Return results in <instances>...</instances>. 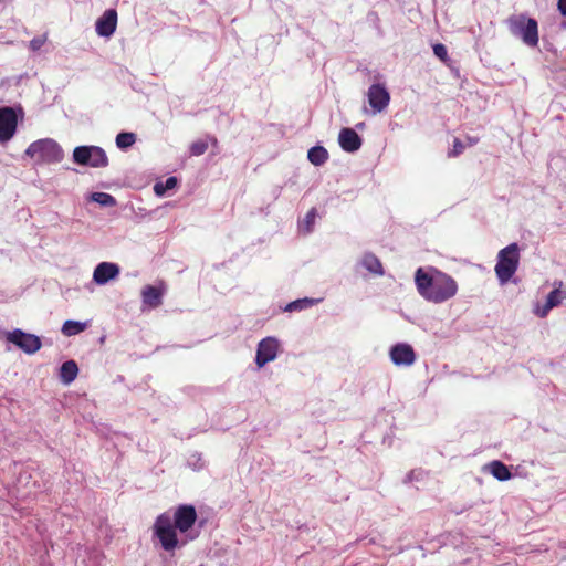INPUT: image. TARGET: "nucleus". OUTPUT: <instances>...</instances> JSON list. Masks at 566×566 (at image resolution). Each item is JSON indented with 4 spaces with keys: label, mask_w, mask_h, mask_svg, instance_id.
<instances>
[{
    "label": "nucleus",
    "mask_w": 566,
    "mask_h": 566,
    "mask_svg": "<svg viewBox=\"0 0 566 566\" xmlns=\"http://www.w3.org/2000/svg\"><path fill=\"white\" fill-rule=\"evenodd\" d=\"M197 512L193 505L181 504L177 506L174 514L164 512L159 514L151 527V539L155 545L169 554L181 548L188 541L197 538L198 533L191 528L197 521Z\"/></svg>",
    "instance_id": "nucleus-1"
},
{
    "label": "nucleus",
    "mask_w": 566,
    "mask_h": 566,
    "mask_svg": "<svg viewBox=\"0 0 566 566\" xmlns=\"http://www.w3.org/2000/svg\"><path fill=\"white\" fill-rule=\"evenodd\" d=\"M415 283L418 293L428 302L433 304H441L453 296L458 292V283L455 280L436 269V268H419L415 273Z\"/></svg>",
    "instance_id": "nucleus-2"
},
{
    "label": "nucleus",
    "mask_w": 566,
    "mask_h": 566,
    "mask_svg": "<svg viewBox=\"0 0 566 566\" xmlns=\"http://www.w3.org/2000/svg\"><path fill=\"white\" fill-rule=\"evenodd\" d=\"M24 154L34 159L35 163L43 164H56L64 157L61 146L51 138H43L31 143Z\"/></svg>",
    "instance_id": "nucleus-3"
},
{
    "label": "nucleus",
    "mask_w": 566,
    "mask_h": 566,
    "mask_svg": "<svg viewBox=\"0 0 566 566\" xmlns=\"http://www.w3.org/2000/svg\"><path fill=\"white\" fill-rule=\"evenodd\" d=\"M507 27L510 32L526 45L534 48L538 44V24L535 19L525 14L511 15L507 19Z\"/></svg>",
    "instance_id": "nucleus-4"
},
{
    "label": "nucleus",
    "mask_w": 566,
    "mask_h": 566,
    "mask_svg": "<svg viewBox=\"0 0 566 566\" xmlns=\"http://www.w3.org/2000/svg\"><path fill=\"white\" fill-rule=\"evenodd\" d=\"M520 262V248L517 243H511L497 254L495 273L500 283L506 284L515 274Z\"/></svg>",
    "instance_id": "nucleus-5"
},
{
    "label": "nucleus",
    "mask_w": 566,
    "mask_h": 566,
    "mask_svg": "<svg viewBox=\"0 0 566 566\" xmlns=\"http://www.w3.org/2000/svg\"><path fill=\"white\" fill-rule=\"evenodd\" d=\"M74 163L94 168L105 167L108 159L104 149L97 146H78L73 150Z\"/></svg>",
    "instance_id": "nucleus-6"
},
{
    "label": "nucleus",
    "mask_w": 566,
    "mask_h": 566,
    "mask_svg": "<svg viewBox=\"0 0 566 566\" xmlns=\"http://www.w3.org/2000/svg\"><path fill=\"white\" fill-rule=\"evenodd\" d=\"M6 339L28 355L35 354L42 346V342L39 336L25 333L20 328L7 332Z\"/></svg>",
    "instance_id": "nucleus-7"
},
{
    "label": "nucleus",
    "mask_w": 566,
    "mask_h": 566,
    "mask_svg": "<svg viewBox=\"0 0 566 566\" xmlns=\"http://www.w3.org/2000/svg\"><path fill=\"white\" fill-rule=\"evenodd\" d=\"M280 342L275 337H265L258 344L255 364L259 368L264 367L268 363L273 361L277 357Z\"/></svg>",
    "instance_id": "nucleus-8"
},
{
    "label": "nucleus",
    "mask_w": 566,
    "mask_h": 566,
    "mask_svg": "<svg viewBox=\"0 0 566 566\" xmlns=\"http://www.w3.org/2000/svg\"><path fill=\"white\" fill-rule=\"evenodd\" d=\"M18 125V114L13 107H0V142L4 143L10 140L15 132Z\"/></svg>",
    "instance_id": "nucleus-9"
},
{
    "label": "nucleus",
    "mask_w": 566,
    "mask_h": 566,
    "mask_svg": "<svg viewBox=\"0 0 566 566\" xmlns=\"http://www.w3.org/2000/svg\"><path fill=\"white\" fill-rule=\"evenodd\" d=\"M389 357L394 365L409 367L416 361V353L411 345L398 343L389 350Z\"/></svg>",
    "instance_id": "nucleus-10"
},
{
    "label": "nucleus",
    "mask_w": 566,
    "mask_h": 566,
    "mask_svg": "<svg viewBox=\"0 0 566 566\" xmlns=\"http://www.w3.org/2000/svg\"><path fill=\"white\" fill-rule=\"evenodd\" d=\"M367 97L375 114L384 112L390 102V94L381 84H373L368 88Z\"/></svg>",
    "instance_id": "nucleus-11"
},
{
    "label": "nucleus",
    "mask_w": 566,
    "mask_h": 566,
    "mask_svg": "<svg viewBox=\"0 0 566 566\" xmlns=\"http://www.w3.org/2000/svg\"><path fill=\"white\" fill-rule=\"evenodd\" d=\"M120 269L116 263L101 262L93 272V281L97 285H105L119 275Z\"/></svg>",
    "instance_id": "nucleus-12"
},
{
    "label": "nucleus",
    "mask_w": 566,
    "mask_h": 566,
    "mask_svg": "<svg viewBox=\"0 0 566 566\" xmlns=\"http://www.w3.org/2000/svg\"><path fill=\"white\" fill-rule=\"evenodd\" d=\"M117 27V12L115 9H107L95 23L96 33L99 36L109 38Z\"/></svg>",
    "instance_id": "nucleus-13"
},
{
    "label": "nucleus",
    "mask_w": 566,
    "mask_h": 566,
    "mask_svg": "<svg viewBox=\"0 0 566 566\" xmlns=\"http://www.w3.org/2000/svg\"><path fill=\"white\" fill-rule=\"evenodd\" d=\"M338 143L343 150L355 153L361 147L363 140L353 128H343L338 135Z\"/></svg>",
    "instance_id": "nucleus-14"
},
{
    "label": "nucleus",
    "mask_w": 566,
    "mask_h": 566,
    "mask_svg": "<svg viewBox=\"0 0 566 566\" xmlns=\"http://www.w3.org/2000/svg\"><path fill=\"white\" fill-rule=\"evenodd\" d=\"M143 303L149 307H158L161 304L163 294L159 289L147 285L142 291Z\"/></svg>",
    "instance_id": "nucleus-15"
},
{
    "label": "nucleus",
    "mask_w": 566,
    "mask_h": 566,
    "mask_svg": "<svg viewBox=\"0 0 566 566\" xmlns=\"http://www.w3.org/2000/svg\"><path fill=\"white\" fill-rule=\"evenodd\" d=\"M78 374L77 364L74 360H67L62 364L60 368V378L61 381L65 385L71 384L75 380Z\"/></svg>",
    "instance_id": "nucleus-16"
},
{
    "label": "nucleus",
    "mask_w": 566,
    "mask_h": 566,
    "mask_svg": "<svg viewBox=\"0 0 566 566\" xmlns=\"http://www.w3.org/2000/svg\"><path fill=\"white\" fill-rule=\"evenodd\" d=\"M486 468L489 469V472L499 481H507L512 476L509 468L501 461L494 460L490 462Z\"/></svg>",
    "instance_id": "nucleus-17"
},
{
    "label": "nucleus",
    "mask_w": 566,
    "mask_h": 566,
    "mask_svg": "<svg viewBox=\"0 0 566 566\" xmlns=\"http://www.w3.org/2000/svg\"><path fill=\"white\" fill-rule=\"evenodd\" d=\"M360 264L370 273L373 274H377V275H382L384 274V271H382V265L379 261V259L371 254V253H366L361 260H360Z\"/></svg>",
    "instance_id": "nucleus-18"
},
{
    "label": "nucleus",
    "mask_w": 566,
    "mask_h": 566,
    "mask_svg": "<svg viewBox=\"0 0 566 566\" xmlns=\"http://www.w3.org/2000/svg\"><path fill=\"white\" fill-rule=\"evenodd\" d=\"M563 292L559 290V289H554L553 291H551L546 297V303L544 305V307L538 311V315L541 317H544L547 315V313L555 306H557L562 300H563Z\"/></svg>",
    "instance_id": "nucleus-19"
},
{
    "label": "nucleus",
    "mask_w": 566,
    "mask_h": 566,
    "mask_svg": "<svg viewBox=\"0 0 566 566\" xmlns=\"http://www.w3.org/2000/svg\"><path fill=\"white\" fill-rule=\"evenodd\" d=\"M319 302H321V300H318V298L304 297V298H300V300L290 302L285 306L284 311L285 312H300V311L310 308Z\"/></svg>",
    "instance_id": "nucleus-20"
},
{
    "label": "nucleus",
    "mask_w": 566,
    "mask_h": 566,
    "mask_svg": "<svg viewBox=\"0 0 566 566\" xmlns=\"http://www.w3.org/2000/svg\"><path fill=\"white\" fill-rule=\"evenodd\" d=\"M307 158L313 165L321 166L328 159V153L323 146H314L307 151Z\"/></svg>",
    "instance_id": "nucleus-21"
},
{
    "label": "nucleus",
    "mask_w": 566,
    "mask_h": 566,
    "mask_svg": "<svg viewBox=\"0 0 566 566\" xmlns=\"http://www.w3.org/2000/svg\"><path fill=\"white\" fill-rule=\"evenodd\" d=\"M87 324L78 321H65L62 326V333L65 336H74L85 331Z\"/></svg>",
    "instance_id": "nucleus-22"
},
{
    "label": "nucleus",
    "mask_w": 566,
    "mask_h": 566,
    "mask_svg": "<svg viewBox=\"0 0 566 566\" xmlns=\"http://www.w3.org/2000/svg\"><path fill=\"white\" fill-rule=\"evenodd\" d=\"M178 180L176 177H168L164 182H156L154 186V192L158 197L165 196L168 190L176 188Z\"/></svg>",
    "instance_id": "nucleus-23"
},
{
    "label": "nucleus",
    "mask_w": 566,
    "mask_h": 566,
    "mask_svg": "<svg viewBox=\"0 0 566 566\" xmlns=\"http://www.w3.org/2000/svg\"><path fill=\"white\" fill-rule=\"evenodd\" d=\"M136 142V135L134 133H119L116 136V146L119 149H127L133 146Z\"/></svg>",
    "instance_id": "nucleus-24"
},
{
    "label": "nucleus",
    "mask_w": 566,
    "mask_h": 566,
    "mask_svg": "<svg viewBox=\"0 0 566 566\" xmlns=\"http://www.w3.org/2000/svg\"><path fill=\"white\" fill-rule=\"evenodd\" d=\"M91 200L101 205L102 207H113L116 205V199L106 192H93Z\"/></svg>",
    "instance_id": "nucleus-25"
},
{
    "label": "nucleus",
    "mask_w": 566,
    "mask_h": 566,
    "mask_svg": "<svg viewBox=\"0 0 566 566\" xmlns=\"http://www.w3.org/2000/svg\"><path fill=\"white\" fill-rule=\"evenodd\" d=\"M316 218V209L312 208L307 211L305 218L300 222L298 228L304 233H310L313 230V226Z\"/></svg>",
    "instance_id": "nucleus-26"
},
{
    "label": "nucleus",
    "mask_w": 566,
    "mask_h": 566,
    "mask_svg": "<svg viewBox=\"0 0 566 566\" xmlns=\"http://www.w3.org/2000/svg\"><path fill=\"white\" fill-rule=\"evenodd\" d=\"M207 149L208 142L203 139L196 140L190 145V154L192 156H201L206 153Z\"/></svg>",
    "instance_id": "nucleus-27"
},
{
    "label": "nucleus",
    "mask_w": 566,
    "mask_h": 566,
    "mask_svg": "<svg viewBox=\"0 0 566 566\" xmlns=\"http://www.w3.org/2000/svg\"><path fill=\"white\" fill-rule=\"evenodd\" d=\"M46 40L45 34L33 38L29 43L30 50L33 52L39 51L45 44Z\"/></svg>",
    "instance_id": "nucleus-28"
},
{
    "label": "nucleus",
    "mask_w": 566,
    "mask_h": 566,
    "mask_svg": "<svg viewBox=\"0 0 566 566\" xmlns=\"http://www.w3.org/2000/svg\"><path fill=\"white\" fill-rule=\"evenodd\" d=\"M433 53L437 57H439L441 61H446L448 59V51L446 45L441 43H437L433 45Z\"/></svg>",
    "instance_id": "nucleus-29"
},
{
    "label": "nucleus",
    "mask_w": 566,
    "mask_h": 566,
    "mask_svg": "<svg viewBox=\"0 0 566 566\" xmlns=\"http://www.w3.org/2000/svg\"><path fill=\"white\" fill-rule=\"evenodd\" d=\"M424 472L422 470H412L406 476V482L419 481L423 478Z\"/></svg>",
    "instance_id": "nucleus-30"
},
{
    "label": "nucleus",
    "mask_w": 566,
    "mask_h": 566,
    "mask_svg": "<svg viewBox=\"0 0 566 566\" xmlns=\"http://www.w3.org/2000/svg\"><path fill=\"white\" fill-rule=\"evenodd\" d=\"M464 149V146L463 144L461 143L460 139L455 138L453 140V147H452V150L450 151V156H458L460 155Z\"/></svg>",
    "instance_id": "nucleus-31"
},
{
    "label": "nucleus",
    "mask_w": 566,
    "mask_h": 566,
    "mask_svg": "<svg viewBox=\"0 0 566 566\" xmlns=\"http://www.w3.org/2000/svg\"><path fill=\"white\" fill-rule=\"evenodd\" d=\"M189 465H192L195 470H200L203 467V463L201 462V458L198 454L191 455V458L188 460Z\"/></svg>",
    "instance_id": "nucleus-32"
},
{
    "label": "nucleus",
    "mask_w": 566,
    "mask_h": 566,
    "mask_svg": "<svg viewBox=\"0 0 566 566\" xmlns=\"http://www.w3.org/2000/svg\"><path fill=\"white\" fill-rule=\"evenodd\" d=\"M557 10L563 17H566V0H557Z\"/></svg>",
    "instance_id": "nucleus-33"
},
{
    "label": "nucleus",
    "mask_w": 566,
    "mask_h": 566,
    "mask_svg": "<svg viewBox=\"0 0 566 566\" xmlns=\"http://www.w3.org/2000/svg\"><path fill=\"white\" fill-rule=\"evenodd\" d=\"M357 127H358V128L364 127V123L358 124V125H357Z\"/></svg>",
    "instance_id": "nucleus-34"
},
{
    "label": "nucleus",
    "mask_w": 566,
    "mask_h": 566,
    "mask_svg": "<svg viewBox=\"0 0 566 566\" xmlns=\"http://www.w3.org/2000/svg\"><path fill=\"white\" fill-rule=\"evenodd\" d=\"M470 143L474 144V143H476V140L475 139H470Z\"/></svg>",
    "instance_id": "nucleus-35"
}]
</instances>
